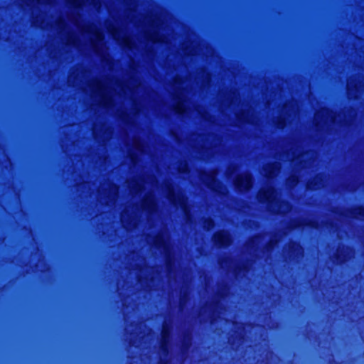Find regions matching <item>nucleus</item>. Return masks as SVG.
Instances as JSON below:
<instances>
[{
    "instance_id": "nucleus-11",
    "label": "nucleus",
    "mask_w": 364,
    "mask_h": 364,
    "mask_svg": "<svg viewBox=\"0 0 364 364\" xmlns=\"http://www.w3.org/2000/svg\"><path fill=\"white\" fill-rule=\"evenodd\" d=\"M70 4L75 8H80V0H70Z\"/></svg>"
},
{
    "instance_id": "nucleus-3",
    "label": "nucleus",
    "mask_w": 364,
    "mask_h": 364,
    "mask_svg": "<svg viewBox=\"0 0 364 364\" xmlns=\"http://www.w3.org/2000/svg\"><path fill=\"white\" fill-rule=\"evenodd\" d=\"M302 247L301 243L297 240H292L289 243V253L291 259H294L300 255Z\"/></svg>"
},
{
    "instance_id": "nucleus-10",
    "label": "nucleus",
    "mask_w": 364,
    "mask_h": 364,
    "mask_svg": "<svg viewBox=\"0 0 364 364\" xmlns=\"http://www.w3.org/2000/svg\"><path fill=\"white\" fill-rule=\"evenodd\" d=\"M248 269V267L246 264L240 265L236 267V273L247 272Z\"/></svg>"
},
{
    "instance_id": "nucleus-18",
    "label": "nucleus",
    "mask_w": 364,
    "mask_h": 364,
    "mask_svg": "<svg viewBox=\"0 0 364 364\" xmlns=\"http://www.w3.org/2000/svg\"><path fill=\"white\" fill-rule=\"evenodd\" d=\"M166 264H167L168 267H169L171 265V262H170V260L168 259V255H167V262H166Z\"/></svg>"
},
{
    "instance_id": "nucleus-16",
    "label": "nucleus",
    "mask_w": 364,
    "mask_h": 364,
    "mask_svg": "<svg viewBox=\"0 0 364 364\" xmlns=\"http://www.w3.org/2000/svg\"><path fill=\"white\" fill-rule=\"evenodd\" d=\"M183 346L184 348H187L190 346V343L186 340H184V341L183 342Z\"/></svg>"
},
{
    "instance_id": "nucleus-19",
    "label": "nucleus",
    "mask_w": 364,
    "mask_h": 364,
    "mask_svg": "<svg viewBox=\"0 0 364 364\" xmlns=\"http://www.w3.org/2000/svg\"><path fill=\"white\" fill-rule=\"evenodd\" d=\"M214 306H215V307L219 306H220V302H219V301H215V302H214Z\"/></svg>"
},
{
    "instance_id": "nucleus-2",
    "label": "nucleus",
    "mask_w": 364,
    "mask_h": 364,
    "mask_svg": "<svg viewBox=\"0 0 364 364\" xmlns=\"http://www.w3.org/2000/svg\"><path fill=\"white\" fill-rule=\"evenodd\" d=\"M171 338V331L167 325H164L161 332V340L159 343L160 349L164 353H168L169 350Z\"/></svg>"
},
{
    "instance_id": "nucleus-15",
    "label": "nucleus",
    "mask_w": 364,
    "mask_h": 364,
    "mask_svg": "<svg viewBox=\"0 0 364 364\" xmlns=\"http://www.w3.org/2000/svg\"><path fill=\"white\" fill-rule=\"evenodd\" d=\"M311 184H313L314 186H316L317 184V183L315 181H309L308 183V188H309L311 189H314V188L310 187V185H311Z\"/></svg>"
},
{
    "instance_id": "nucleus-20",
    "label": "nucleus",
    "mask_w": 364,
    "mask_h": 364,
    "mask_svg": "<svg viewBox=\"0 0 364 364\" xmlns=\"http://www.w3.org/2000/svg\"><path fill=\"white\" fill-rule=\"evenodd\" d=\"M218 295H219V296H220V297H221V298H223V296H224V294H223L222 291H220V292L218 293Z\"/></svg>"
},
{
    "instance_id": "nucleus-14",
    "label": "nucleus",
    "mask_w": 364,
    "mask_h": 364,
    "mask_svg": "<svg viewBox=\"0 0 364 364\" xmlns=\"http://www.w3.org/2000/svg\"><path fill=\"white\" fill-rule=\"evenodd\" d=\"M261 198L265 199V200H268L269 199V195H268V193L267 191H264L263 192L261 196H260Z\"/></svg>"
},
{
    "instance_id": "nucleus-6",
    "label": "nucleus",
    "mask_w": 364,
    "mask_h": 364,
    "mask_svg": "<svg viewBox=\"0 0 364 364\" xmlns=\"http://www.w3.org/2000/svg\"><path fill=\"white\" fill-rule=\"evenodd\" d=\"M174 112L178 115H183L186 112V107L183 102L178 101L174 106Z\"/></svg>"
},
{
    "instance_id": "nucleus-12",
    "label": "nucleus",
    "mask_w": 364,
    "mask_h": 364,
    "mask_svg": "<svg viewBox=\"0 0 364 364\" xmlns=\"http://www.w3.org/2000/svg\"><path fill=\"white\" fill-rule=\"evenodd\" d=\"M205 223L207 224L208 227H213L215 225L214 220L211 218L206 219Z\"/></svg>"
},
{
    "instance_id": "nucleus-4",
    "label": "nucleus",
    "mask_w": 364,
    "mask_h": 364,
    "mask_svg": "<svg viewBox=\"0 0 364 364\" xmlns=\"http://www.w3.org/2000/svg\"><path fill=\"white\" fill-rule=\"evenodd\" d=\"M168 198L171 203L173 205H177L180 204L181 208L185 210L186 209V202L183 199H181L178 197L177 194L173 190H169L168 192Z\"/></svg>"
},
{
    "instance_id": "nucleus-9",
    "label": "nucleus",
    "mask_w": 364,
    "mask_h": 364,
    "mask_svg": "<svg viewBox=\"0 0 364 364\" xmlns=\"http://www.w3.org/2000/svg\"><path fill=\"white\" fill-rule=\"evenodd\" d=\"M142 205H143V208H144L145 209H146L148 210H151L153 208L154 203L151 199L145 198L143 200Z\"/></svg>"
},
{
    "instance_id": "nucleus-21",
    "label": "nucleus",
    "mask_w": 364,
    "mask_h": 364,
    "mask_svg": "<svg viewBox=\"0 0 364 364\" xmlns=\"http://www.w3.org/2000/svg\"><path fill=\"white\" fill-rule=\"evenodd\" d=\"M96 38H97V39H99V40H100V39H101V36H99V35H97V36H96Z\"/></svg>"
},
{
    "instance_id": "nucleus-13",
    "label": "nucleus",
    "mask_w": 364,
    "mask_h": 364,
    "mask_svg": "<svg viewBox=\"0 0 364 364\" xmlns=\"http://www.w3.org/2000/svg\"><path fill=\"white\" fill-rule=\"evenodd\" d=\"M335 257H336V260L338 262L341 263L343 261V257H341V255L340 254L336 253Z\"/></svg>"
},
{
    "instance_id": "nucleus-22",
    "label": "nucleus",
    "mask_w": 364,
    "mask_h": 364,
    "mask_svg": "<svg viewBox=\"0 0 364 364\" xmlns=\"http://www.w3.org/2000/svg\"><path fill=\"white\" fill-rule=\"evenodd\" d=\"M213 316H214V312L213 311L212 313V318H213Z\"/></svg>"
},
{
    "instance_id": "nucleus-5",
    "label": "nucleus",
    "mask_w": 364,
    "mask_h": 364,
    "mask_svg": "<svg viewBox=\"0 0 364 364\" xmlns=\"http://www.w3.org/2000/svg\"><path fill=\"white\" fill-rule=\"evenodd\" d=\"M235 186L237 188L240 189L242 188H248L250 186V177H240L237 178L235 181Z\"/></svg>"
},
{
    "instance_id": "nucleus-7",
    "label": "nucleus",
    "mask_w": 364,
    "mask_h": 364,
    "mask_svg": "<svg viewBox=\"0 0 364 364\" xmlns=\"http://www.w3.org/2000/svg\"><path fill=\"white\" fill-rule=\"evenodd\" d=\"M351 213L355 216L364 218V205H358L352 210Z\"/></svg>"
},
{
    "instance_id": "nucleus-1",
    "label": "nucleus",
    "mask_w": 364,
    "mask_h": 364,
    "mask_svg": "<svg viewBox=\"0 0 364 364\" xmlns=\"http://www.w3.org/2000/svg\"><path fill=\"white\" fill-rule=\"evenodd\" d=\"M213 241L219 247H226L230 243V235L228 231L221 230L214 234Z\"/></svg>"
},
{
    "instance_id": "nucleus-8",
    "label": "nucleus",
    "mask_w": 364,
    "mask_h": 364,
    "mask_svg": "<svg viewBox=\"0 0 364 364\" xmlns=\"http://www.w3.org/2000/svg\"><path fill=\"white\" fill-rule=\"evenodd\" d=\"M154 244L157 247H164L166 248V241L162 236H157L155 237Z\"/></svg>"
},
{
    "instance_id": "nucleus-17",
    "label": "nucleus",
    "mask_w": 364,
    "mask_h": 364,
    "mask_svg": "<svg viewBox=\"0 0 364 364\" xmlns=\"http://www.w3.org/2000/svg\"><path fill=\"white\" fill-rule=\"evenodd\" d=\"M150 40L153 42V43H157L159 41V40L156 38V37H151L150 38Z\"/></svg>"
}]
</instances>
